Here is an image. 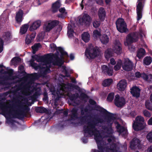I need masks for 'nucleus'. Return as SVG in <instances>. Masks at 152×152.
<instances>
[{"mask_svg": "<svg viewBox=\"0 0 152 152\" xmlns=\"http://www.w3.org/2000/svg\"><path fill=\"white\" fill-rule=\"evenodd\" d=\"M104 122V120L102 118L95 117L91 120L88 122L87 125L83 127L84 135L85 137H88V134L89 135H94L97 145L98 150L92 149L93 152H104L105 149V143L103 140L102 135L96 127L98 126L99 123L102 124Z\"/></svg>", "mask_w": 152, "mask_h": 152, "instance_id": "nucleus-1", "label": "nucleus"}, {"mask_svg": "<svg viewBox=\"0 0 152 152\" xmlns=\"http://www.w3.org/2000/svg\"><path fill=\"white\" fill-rule=\"evenodd\" d=\"M95 107L96 110L104 114V119L107 123V126H102V129L106 133L108 134H112L113 132L112 127V124L115 119L114 114L99 105H95Z\"/></svg>", "mask_w": 152, "mask_h": 152, "instance_id": "nucleus-2", "label": "nucleus"}, {"mask_svg": "<svg viewBox=\"0 0 152 152\" xmlns=\"http://www.w3.org/2000/svg\"><path fill=\"white\" fill-rule=\"evenodd\" d=\"M146 126L144 118L140 115L137 116L132 124V128L136 131H141L144 129Z\"/></svg>", "mask_w": 152, "mask_h": 152, "instance_id": "nucleus-3", "label": "nucleus"}, {"mask_svg": "<svg viewBox=\"0 0 152 152\" xmlns=\"http://www.w3.org/2000/svg\"><path fill=\"white\" fill-rule=\"evenodd\" d=\"M101 50L97 47L86 48L85 52V55L89 59H92L99 56Z\"/></svg>", "mask_w": 152, "mask_h": 152, "instance_id": "nucleus-4", "label": "nucleus"}, {"mask_svg": "<svg viewBox=\"0 0 152 152\" xmlns=\"http://www.w3.org/2000/svg\"><path fill=\"white\" fill-rule=\"evenodd\" d=\"M139 34L136 32L129 33L126 37V42L124 43L125 45L132 44L138 41L139 38Z\"/></svg>", "mask_w": 152, "mask_h": 152, "instance_id": "nucleus-5", "label": "nucleus"}, {"mask_svg": "<svg viewBox=\"0 0 152 152\" xmlns=\"http://www.w3.org/2000/svg\"><path fill=\"white\" fill-rule=\"evenodd\" d=\"M57 52L58 53V54L55 53L52 55L47 54L41 56L39 57V59L41 62L45 64H48L50 63V59H52L53 58H55L56 59L60 58L58 56L59 52L57 50Z\"/></svg>", "mask_w": 152, "mask_h": 152, "instance_id": "nucleus-6", "label": "nucleus"}, {"mask_svg": "<svg viewBox=\"0 0 152 152\" xmlns=\"http://www.w3.org/2000/svg\"><path fill=\"white\" fill-rule=\"evenodd\" d=\"M115 24L117 30L121 33L126 32L128 30L126 23L122 18H118L116 21Z\"/></svg>", "mask_w": 152, "mask_h": 152, "instance_id": "nucleus-7", "label": "nucleus"}, {"mask_svg": "<svg viewBox=\"0 0 152 152\" xmlns=\"http://www.w3.org/2000/svg\"><path fill=\"white\" fill-rule=\"evenodd\" d=\"M59 21L57 20H54L44 23L43 29L46 32L50 31L51 29L59 24Z\"/></svg>", "mask_w": 152, "mask_h": 152, "instance_id": "nucleus-8", "label": "nucleus"}, {"mask_svg": "<svg viewBox=\"0 0 152 152\" xmlns=\"http://www.w3.org/2000/svg\"><path fill=\"white\" fill-rule=\"evenodd\" d=\"M114 102L115 105L118 107H122L126 104L125 98L123 97H120L118 94L115 96Z\"/></svg>", "mask_w": 152, "mask_h": 152, "instance_id": "nucleus-9", "label": "nucleus"}, {"mask_svg": "<svg viewBox=\"0 0 152 152\" xmlns=\"http://www.w3.org/2000/svg\"><path fill=\"white\" fill-rule=\"evenodd\" d=\"M134 64L133 62L129 58L125 60L124 63L122 64V67L124 70L127 71L132 70Z\"/></svg>", "mask_w": 152, "mask_h": 152, "instance_id": "nucleus-10", "label": "nucleus"}, {"mask_svg": "<svg viewBox=\"0 0 152 152\" xmlns=\"http://www.w3.org/2000/svg\"><path fill=\"white\" fill-rule=\"evenodd\" d=\"M50 47L51 49L53 51H54L55 50L59 51L61 53V58H63V56H65L67 57H69L67 53L64 51L63 49L61 47H59L57 48L56 44L53 43L50 44Z\"/></svg>", "mask_w": 152, "mask_h": 152, "instance_id": "nucleus-11", "label": "nucleus"}, {"mask_svg": "<svg viewBox=\"0 0 152 152\" xmlns=\"http://www.w3.org/2000/svg\"><path fill=\"white\" fill-rule=\"evenodd\" d=\"M23 109L24 110L19 111V112L16 113L13 115V117L19 119H23L26 115L24 110L27 111H29L30 110V108L28 107L25 106L23 108Z\"/></svg>", "mask_w": 152, "mask_h": 152, "instance_id": "nucleus-12", "label": "nucleus"}, {"mask_svg": "<svg viewBox=\"0 0 152 152\" xmlns=\"http://www.w3.org/2000/svg\"><path fill=\"white\" fill-rule=\"evenodd\" d=\"M112 50L114 53L118 55H120L122 53V45L119 41H115L114 45Z\"/></svg>", "mask_w": 152, "mask_h": 152, "instance_id": "nucleus-13", "label": "nucleus"}, {"mask_svg": "<svg viewBox=\"0 0 152 152\" xmlns=\"http://www.w3.org/2000/svg\"><path fill=\"white\" fill-rule=\"evenodd\" d=\"M92 19L91 17L87 13L84 14L82 19H79V22L81 23H84L86 25H90Z\"/></svg>", "mask_w": 152, "mask_h": 152, "instance_id": "nucleus-14", "label": "nucleus"}, {"mask_svg": "<svg viewBox=\"0 0 152 152\" xmlns=\"http://www.w3.org/2000/svg\"><path fill=\"white\" fill-rule=\"evenodd\" d=\"M140 142L141 141L139 139L134 138L130 143L131 148L132 149L140 148L141 147Z\"/></svg>", "mask_w": 152, "mask_h": 152, "instance_id": "nucleus-15", "label": "nucleus"}, {"mask_svg": "<svg viewBox=\"0 0 152 152\" xmlns=\"http://www.w3.org/2000/svg\"><path fill=\"white\" fill-rule=\"evenodd\" d=\"M102 72L105 75L109 76L113 75V68L108 67L107 65H103L102 66Z\"/></svg>", "mask_w": 152, "mask_h": 152, "instance_id": "nucleus-16", "label": "nucleus"}, {"mask_svg": "<svg viewBox=\"0 0 152 152\" xmlns=\"http://www.w3.org/2000/svg\"><path fill=\"white\" fill-rule=\"evenodd\" d=\"M130 92L132 96L137 98L140 97L141 90L138 87L135 86L130 89Z\"/></svg>", "mask_w": 152, "mask_h": 152, "instance_id": "nucleus-17", "label": "nucleus"}, {"mask_svg": "<svg viewBox=\"0 0 152 152\" xmlns=\"http://www.w3.org/2000/svg\"><path fill=\"white\" fill-rule=\"evenodd\" d=\"M99 19L102 21H103L106 16V12L104 9L103 7H100L98 12Z\"/></svg>", "mask_w": 152, "mask_h": 152, "instance_id": "nucleus-18", "label": "nucleus"}, {"mask_svg": "<svg viewBox=\"0 0 152 152\" xmlns=\"http://www.w3.org/2000/svg\"><path fill=\"white\" fill-rule=\"evenodd\" d=\"M127 86V82L125 80H120L117 84L118 89L119 91H124Z\"/></svg>", "mask_w": 152, "mask_h": 152, "instance_id": "nucleus-19", "label": "nucleus"}, {"mask_svg": "<svg viewBox=\"0 0 152 152\" xmlns=\"http://www.w3.org/2000/svg\"><path fill=\"white\" fill-rule=\"evenodd\" d=\"M36 35L35 32L33 31L31 34H28L26 38L25 42L26 44L28 45L31 43L34 40Z\"/></svg>", "mask_w": 152, "mask_h": 152, "instance_id": "nucleus-20", "label": "nucleus"}, {"mask_svg": "<svg viewBox=\"0 0 152 152\" xmlns=\"http://www.w3.org/2000/svg\"><path fill=\"white\" fill-rule=\"evenodd\" d=\"M23 14V11L21 10H19L18 12H16L15 19L17 23L20 24L22 21Z\"/></svg>", "mask_w": 152, "mask_h": 152, "instance_id": "nucleus-21", "label": "nucleus"}, {"mask_svg": "<svg viewBox=\"0 0 152 152\" xmlns=\"http://www.w3.org/2000/svg\"><path fill=\"white\" fill-rule=\"evenodd\" d=\"M2 39L4 42H9L11 39V35L9 32L7 31L3 33L2 37Z\"/></svg>", "mask_w": 152, "mask_h": 152, "instance_id": "nucleus-22", "label": "nucleus"}, {"mask_svg": "<svg viewBox=\"0 0 152 152\" xmlns=\"http://www.w3.org/2000/svg\"><path fill=\"white\" fill-rule=\"evenodd\" d=\"M41 21L40 20H38L34 22L30 26L29 30L32 31L37 29L41 25Z\"/></svg>", "mask_w": 152, "mask_h": 152, "instance_id": "nucleus-23", "label": "nucleus"}, {"mask_svg": "<svg viewBox=\"0 0 152 152\" xmlns=\"http://www.w3.org/2000/svg\"><path fill=\"white\" fill-rule=\"evenodd\" d=\"M78 109L75 108H73L71 110V114L70 115V120H75L78 119Z\"/></svg>", "mask_w": 152, "mask_h": 152, "instance_id": "nucleus-24", "label": "nucleus"}, {"mask_svg": "<svg viewBox=\"0 0 152 152\" xmlns=\"http://www.w3.org/2000/svg\"><path fill=\"white\" fill-rule=\"evenodd\" d=\"M116 128L118 132L120 133H123L126 134L127 132V129L124 127L121 126L118 122H116Z\"/></svg>", "mask_w": 152, "mask_h": 152, "instance_id": "nucleus-25", "label": "nucleus"}, {"mask_svg": "<svg viewBox=\"0 0 152 152\" xmlns=\"http://www.w3.org/2000/svg\"><path fill=\"white\" fill-rule=\"evenodd\" d=\"M61 6L59 0H57L53 4L52 7V11L55 13L58 11V9Z\"/></svg>", "mask_w": 152, "mask_h": 152, "instance_id": "nucleus-26", "label": "nucleus"}, {"mask_svg": "<svg viewBox=\"0 0 152 152\" xmlns=\"http://www.w3.org/2000/svg\"><path fill=\"white\" fill-rule=\"evenodd\" d=\"M113 51L111 48L107 49L104 52V56L106 59H108L112 56L113 54Z\"/></svg>", "mask_w": 152, "mask_h": 152, "instance_id": "nucleus-27", "label": "nucleus"}, {"mask_svg": "<svg viewBox=\"0 0 152 152\" xmlns=\"http://www.w3.org/2000/svg\"><path fill=\"white\" fill-rule=\"evenodd\" d=\"M109 149L112 152H117L119 148L116 143L112 142L110 144Z\"/></svg>", "mask_w": 152, "mask_h": 152, "instance_id": "nucleus-28", "label": "nucleus"}, {"mask_svg": "<svg viewBox=\"0 0 152 152\" xmlns=\"http://www.w3.org/2000/svg\"><path fill=\"white\" fill-rule=\"evenodd\" d=\"M60 57H61L60 56ZM61 58H59L58 59H56V60L54 61L53 62V64L54 65H57L59 66H61L64 63V61L63 59L64 58L61 57Z\"/></svg>", "mask_w": 152, "mask_h": 152, "instance_id": "nucleus-29", "label": "nucleus"}, {"mask_svg": "<svg viewBox=\"0 0 152 152\" xmlns=\"http://www.w3.org/2000/svg\"><path fill=\"white\" fill-rule=\"evenodd\" d=\"M35 110L37 113H44L48 112V110L46 108L41 106L37 107Z\"/></svg>", "mask_w": 152, "mask_h": 152, "instance_id": "nucleus-30", "label": "nucleus"}, {"mask_svg": "<svg viewBox=\"0 0 152 152\" xmlns=\"http://www.w3.org/2000/svg\"><path fill=\"white\" fill-rule=\"evenodd\" d=\"M145 53V50L142 48H140L138 51L137 56L139 59H140L144 56Z\"/></svg>", "mask_w": 152, "mask_h": 152, "instance_id": "nucleus-31", "label": "nucleus"}, {"mask_svg": "<svg viewBox=\"0 0 152 152\" xmlns=\"http://www.w3.org/2000/svg\"><path fill=\"white\" fill-rule=\"evenodd\" d=\"M82 39L85 42H88L90 40L89 34L87 32H84L82 35Z\"/></svg>", "mask_w": 152, "mask_h": 152, "instance_id": "nucleus-32", "label": "nucleus"}, {"mask_svg": "<svg viewBox=\"0 0 152 152\" xmlns=\"http://www.w3.org/2000/svg\"><path fill=\"white\" fill-rule=\"evenodd\" d=\"M29 26V25L28 24H25L22 26L20 29V32L21 34H24L26 33Z\"/></svg>", "mask_w": 152, "mask_h": 152, "instance_id": "nucleus-33", "label": "nucleus"}, {"mask_svg": "<svg viewBox=\"0 0 152 152\" xmlns=\"http://www.w3.org/2000/svg\"><path fill=\"white\" fill-rule=\"evenodd\" d=\"M113 80L112 79H107L104 80L102 83V85L104 87L109 86L113 83Z\"/></svg>", "mask_w": 152, "mask_h": 152, "instance_id": "nucleus-34", "label": "nucleus"}, {"mask_svg": "<svg viewBox=\"0 0 152 152\" xmlns=\"http://www.w3.org/2000/svg\"><path fill=\"white\" fill-rule=\"evenodd\" d=\"M101 42L103 44H106L109 41V38L106 34H103L102 37L100 39Z\"/></svg>", "mask_w": 152, "mask_h": 152, "instance_id": "nucleus-35", "label": "nucleus"}, {"mask_svg": "<svg viewBox=\"0 0 152 152\" xmlns=\"http://www.w3.org/2000/svg\"><path fill=\"white\" fill-rule=\"evenodd\" d=\"M41 46V44L40 43H36L31 47L32 50V53L34 54L36 51H37L39 48Z\"/></svg>", "mask_w": 152, "mask_h": 152, "instance_id": "nucleus-36", "label": "nucleus"}, {"mask_svg": "<svg viewBox=\"0 0 152 152\" xmlns=\"http://www.w3.org/2000/svg\"><path fill=\"white\" fill-rule=\"evenodd\" d=\"M67 125L66 121H62L59 122L57 124V127L60 130L63 129Z\"/></svg>", "mask_w": 152, "mask_h": 152, "instance_id": "nucleus-37", "label": "nucleus"}, {"mask_svg": "<svg viewBox=\"0 0 152 152\" xmlns=\"http://www.w3.org/2000/svg\"><path fill=\"white\" fill-rule=\"evenodd\" d=\"M152 58L150 56H146L143 59L144 64L147 65H150L152 62Z\"/></svg>", "mask_w": 152, "mask_h": 152, "instance_id": "nucleus-38", "label": "nucleus"}, {"mask_svg": "<svg viewBox=\"0 0 152 152\" xmlns=\"http://www.w3.org/2000/svg\"><path fill=\"white\" fill-rule=\"evenodd\" d=\"M122 65V61L121 60H119L116 64L114 66V69L115 71H118L121 68Z\"/></svg>", "mask_w": 152, "mask_h": 152, "instance_id": "nucleus-39", "label": "nucleus"}, {"mask_svg": "<svg viewBox=\"0 0 152 152\" xmlns=\"http://www.w3.org/2000/svg\"><path fill=\"white\" fill-rule=\"evenodd\" d=\"M29 77L34 80H37L40 77L39 75L36 73L29 75Z\"/></svg>", "mask_w": 152, "mask_h": 152, "instance_id": "nucleus-40", "label": "nucleus"}, {"mask_svg": "<svg viewBox=\"0 0 152 152\" xmlns=\"http://www.w3.org/2000/svg\"><path fill=\"white\" fill-rule=\"evenodd\" d=\"M145 106L146 108L148 110H152V104L149 100H147L145 103Z\"/></svg>", "mask_w": 152, "mask_h": 152, "instance_id": "nucleus-41", "label": "nucleus"}, {"mask_svg": "<svg viewBox=\"0 0 152 152\" xmlns=\"http://www.w3.org/2000/svg\"><path fill=\"white\" fill-rule=\"evenodd\" d=\"M143 8V5L142 3L138 2L137 6L136 11L142 12Z\"/></svg>", "mask_w": 152, "mask_h": 152, "instance_id": "nucleus-42", "label": "nucleus"}, {"mask_svg": "<svg viewBox=\"0 0 152 152\" xmlns=\"http://www.w3.org/2000/svg\"><path fill=\"white\" fill-rule=\"evenodd\" d=\"M114 96V93H110L108 95L107 99L108 101L111 102L113 100Z\"/></svg>", "mask_w": 152, "mask_h": 152, "instance_id": "nucleus-43", "label": "nucleus"}, {"mask_svg": "<svg viewBox=\"0 0 152 152\" xmlns=\"http://www.w3.org/2000/svg\"><path fill=\"white\" fill-rule=\"evenodd\" d=\"M74 30L71 27H68L67 35L69 37H72L73 36Z\"/></svg>", "mask_w": 152, "mask_h": 152, "instance_id": "nucleus-44", "label": "nucleus"}, {"mask_svg": "<svg viewBox=\"0 0 152 152\" xmlns=\"http://www.w3.org/2000/svg\"><path fill=\"white\" fill-rule=\"evenodd\" d=\"M79 98L82 100H85L88 99V97L86 94L82 93L80 94Z\"/></svg>", "mask_w": 152, "mask_h": 152, "instance_id": "nucleus-45", "label": "nucleus"}, {"mask_svg": "<svg viewBox=\"0 0 152 152\" xmlns=\"http://www.w3.org/2000/svg\"><path fill=\"white\" fill-rule=\"evenodd\" d=\"M31 66L34 68L35 70H37L40 68V66L37 64L36 63L34 62V60L31 61Z\"/></svg>", "mask_w": 152, "mask_h": 152, "instance_id": "nucleus-46", "label": "nucleus"}, {"mask_svg": "<svg viewBox=\"0 0 152 152\" xmlns=\"http://www.w3.org/2000/svg\"><path fill=\"white\" fill-rule=\"evenodd\" d=\"M100 24L101 22L99 21L94 20L93 22V26L95 28H98L100 26Z\"/></svg>", "mask_w": 152, "mask_h": 152, "instance_id": "nucleus-47", "label": "nucleus"}, {"mask_svg": "<svg viewBox=\"0 0 152 152\" xmlns=\"http://www.w3.org/2000/svg\"><path fill=\"white\" fill-rule=\"evenodd\" d=\"M146 138L150 142L152 143V132H150L147 134Z\"/></svg>", "mask_w": 152, "mask_h": 152, "instance_id": "nucleus-48", "label": "nucleus"}, {"mask_svg": "<svg viewBox=\"0 0 152 152\" xmlns=\"http://www.w3.org/2000/svg\"><path fill=\"white\" fill-rule=\"evenodd\" d=\"M21 61V58L18 57H15L13 58L11 60L12 63H15L16 62H19Z\"/></svg>", "mask_w": 152, "mask_h": 152, "instance_id": "nucleus-49", "label": "nucleus"}, {"mask_svg": "<svg viewBox=\"0 0 152 152\" xmlns=\"http://www.w3.org/2000/svg\"><path fill=\"white\" fill-rule=\"evenodd\" d=\"M143 113L145 116L149 118L151 116V114L150 113L146 110H144L143 111Z\"/></svg>", "mask_w": 152, "mask_h": 152, "instance_id": "nucleus-50", "label": "nucleus"}, {"mask_svg": "<svg viewBox=\"0 0 152 152\" xmlns=\"http://www.w3.org/2000/svg\"><path fill=\"white\" fill-rule=\"evenodd\" d=\"M31 86L30 85L28 84H26L24 87L23 92L26 93L27 91L29 90Z\"/></svg>", "mask_w": 152, "mask_h": 152, "instance_id": "nucleus-51", "label": "nucleus"}, {"mask_svg": "<svg viewBox=\"0 0 152 152\" xmlns=\"http://www.w3.org/2000/svg\"><path fill=\"white\" fill-rule=\"evenodd\" d=\"M142 12L137 11V20L138 21L142 17Z\"/></svg>", "mask_w": 152, "mask_h": 152, "instance_id": "nucleus-52", "label": "nucleus"}, {"mask_svg": "<svg viewBox=\"0 0 152 152\" xmlns=\"http://www.w3.org/2000/svg\"><path fill=\"white\" fill-rule=\"evenodd\" d=\"M93 36L95 37H99L101 35V34L99 31L96 30H95L93 33Z\"/></svg>", "mask_w": 152, "mask_h": 152, "instance_id": "nucleus-53", "label": "nucleus"}, {"mask_svg": "<svg viewBox=\"0 0 152 152\" xmlns=\"http://www.w3.org/2000/svg\"><path fill=\"white\" fill-rule=\"evenodd\" d=\"M126 46H128V48L129 50L131 52H134L135 50V47L132 45V44H130L128 45H126Z\"/></svg>", "mask_w": 152, "mask_h": 152, "instance_id": "nucleus-54", "label": "nucleus"}, {"mask_svg": "<svg viewBox=\"0 0 152 152\" xmlns=\"http://www.w3.org/2000/svg\"><path fill=\"white\" fill-rule=\"evenodd\" d=\"M44 97L43 98V100L44 101H48V94L46 91L44 92L43 93Z\"/></svg>", "mask_w": 152, "mask_h": 152, "instance_id": "nucleus-55", "label": "nucleus"}, {"mask_svg": "<svg viewBox=\"0 0 152 152\" xmlns=\"http://www.w3.org/2000/svg\"><path fill=\"white\" fill-rule=\"evenodd\" d=\"M4 42L1 38H0V53L3 50V47Z\"/></svg>", "mask_w": 152, "mask_h": 152, "instance_id": "nucleus-56", "label": "nucleus"}, {"mask_svg": "<svg viewBox=\"0 0 152 152\" xmlns=\"http://www.w3.org/2000/svg\"><path fill=\"white\" fill-rule=\"evenodd\" d=\"M148 75L145 73H142L141 77L146 81L147 79H148Z\"/></svg>", "mask_w": 152, "mask_h": 152, "instance_id": "nucleus-57", "label": "nucleus"}, {"mask_svg": "<svg viewBox=\"0 0 152 152\" xmlns=\"http://www.w3.org/2000/svg\"><path fill=\"white\" fill-rule=\"evenodd\" d=\"M75 95L71 96L70 97V100H71L72 101H73L74 103L76 105H78L79 104L76 102V100H75Z\"/></svg>", "mask_w": 152, "mask_h": 152, "instance_id": "nucleus-58", "label": "nucleus"}, {"mask_svg": "<svg viewBox=\"0 0 152 152\" xmlns=\"http://www.w3.org/2000/svg\"><path fill=\"white\" fill-rule=\"evenodd\" d=\"M41 56H39L38 55H35L34 56H32V58L34 59L35 60H37V61L38 62H41L39 59V57Z\"/></svg>", "mask_w": 152, "mask_h": 152, "instance_id": "nucleus-59", "label": "nucleus"}, {"mask_svg": "<svg viewBox=\"0 0 152 152\" xmlns=\"http://www.w3.org/2000/svg\"><path fill=\"white\" fill-rule=\"evenodd\" d=\"M77 119H79L80 121L82 123L84 121L86 120V116H81L78 117Z\"/></svg>", "mask_w": 152, "mask_h": 152, "instance_id": "nucleus-60", "label": "nucleus"}, {"mask_svg": "<svg viewBox=\"0 0 152 152\" xmlns=\"http://www.w3.org/2000/svg\"><path fill=\"white\" fill-rule=\"evenodd\" d=\"M146 81L149 83H152V75L149 74L148 75V79Z\"/></svg>", "mask_w": 152, "mask_h": 152, "instance_id": "nucleus-61", "label": "nucleus"}, {"mask_svg": "<svg viewBox=\"0 0 152 152\" xmlns=\"http://www.w3.org/2000/svg\"><path fill=\"white\" fill-rule=\"evenodd\" d=\"M65 8H61L59 10V12L62 13L66 14L67 12H65Z\"/></svg>", "mask_w": 152, "mask_h": 152, "instance_id": "nucleus-62", "label": "nucleus"}, {"mask_svg": "<svg viewBox=\"0 0 152 152\" xmlns=\"http://www.w3.org/2000/svg\"><path fill=\"white\" fill-rule=\"evenodd\" d=\"M142 73L139 72H136L135 74V77L137 78H140L141 77Z\"/></svg>", "mask_w": 152, "mask_h": 152, "instance_id": "nucleus-63", "label": "nucleus"}, {"mask_svg": "<svg viewBox=\"0 0 152 152\" xmlns=\"http://www.w3.org/2000/svg\"><path fill=\"white\" fill-rule=\"evenodd\" d=\"M89 103L92 105H95L96 104V101L91 99H89Z\"/></svg>", "mask_w": 152, "mask_h": 152, "instance_id": "nucleus-64", "label": "nucleus"}]
</instances>
